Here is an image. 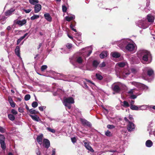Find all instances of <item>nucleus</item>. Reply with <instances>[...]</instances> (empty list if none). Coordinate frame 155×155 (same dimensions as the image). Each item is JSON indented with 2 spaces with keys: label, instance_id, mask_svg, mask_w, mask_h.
<instances>
[{
  "label": "nucleus",
  "instance_id": "obj_38",
  "mask_svg": "<svg viewBox=\"0 0 155 155\" xmlns=\"http://www.w3.org/2000/svg\"><path fill=\"white\" fill-rule=\"evenodd\" d=\"M29 112L31 114H35L37 113L36 110L33 109H30Z\"/></svg>",
  "mask_w": 155,
  "mask_h": 155
},
{
  "label": "nucleus",
  "instance_id": "obj_2",
  "mask_svg": "<svg viewBox=\"0 0 155 155\" xmlns=\"http://www.w3.org/2000/svg\"><path fill=\"white\" fill-rule=\"evenodd\" d=\"M124 120L128 122L127 125V129L129 132H130L133 130L135 129V125L132 122L130 121L126 117L124 118Z\"/></svg>",
  "mask_w": 155,
  "mask_h": 155
},
{
  "label": "nucleus",
  "instance_id": "obj_10",
  "mask_svg": "<svg viewBox=\"0 0 155 155\" xmlns=\"http://www.w3.org/2000/svg\"><path fill=\"white\" fill-rule=\"evenodd\" d=\"M43 137V135L41 134L37 137L36 140L38 143L41 145L42 143V141Z\"/></svg>",
  "mask_w": 155,
  "mask_h": 155
},
{
  "label": "nucleus",
  "instance_id": "obj_45",
  "mask_svg": "<svg viewBox=\"0 0 155 155\" xmlns=\"http://www.w3.org/2000/svg\"><path fill=\"white\" fill-rule=\"evenodd\" d=\"M5 129L0 126V132L2 133H4L5 132Z\"/></svg>",
  "mask_w": 155,
  "mask_h": 155
},
{
  "label": "nucleus",
  "instance_id": "obj_54",
  "mask_svg": "<svg viewBox=\"0 0 155 155\" xmlns=\"http://www.w3.org/2000/svg\"><path fill=\"white\" fill-rule=\"evenodd\" d=\"M137 97L136 95H132L131 96L130 98L132 99H135Z\"/></svg>",
  "mask_w": 155,
  "mask_h": 155
},
{
  "label": "nucleus",
  "instance_id": "obj_33",
  "mask_svg": "<svg viewBox=\"0 0 155 155\" xmlns=\"http://www.w3.org/2000/svg\"><path fill=\"white\" fill-rule=\"evenodd\" d=\"M105 135L107 137H111L112 135L111 132L108 130L105 132Z\"/></svg>",
  "mask_w": 155,
  "mask_h": 155
},
{
  "label": "nucleus",
  "instance_id": "obj_35",
  "mask_svg": "<svg viewBox=\"0 0 155 155\" xmlns=\"http://www.w3.org/2000/svg\"><path fill=\"white\" fill-rule=\"evenodd\" d=\"M30 97L31 96L30 95L27 94L25 96L24 99L25 101H28L30 99Z\"/></svg>",
  "mask_w": 155,
  "mask_h": 155
},
{
  "label": "nucleus",
  "instance_id": "obj_32",
  "mask_svg": "<svg viewBox=\"0 0 155 155\" xmlns=\"http://www.w3.org/2000/svg\"><path fill=\"white\" fill-rule=\"evenodd\" d=\"M123 106L125 107H129L130 105L126 101H124Z\"/></svg>",
  "mask_w": 155,
  "mask_h": 155
},
{
  "label": "nucleus",
  "instance_id": "obj_15",
  "mask_svg": "<svg viewBox=\"0 0 155 155\" xmlns=\"http://www.w3.org/2000/svg\"><path fill=\"white\" fill-rule=\"evenodd\" d=\"M147 19L149 22H153L154 21V17L150 14H148L147 16Z\"/></svg>",
  "mask_w": 155,
  "mask_h": 155
},
{
  "label": "nucleus",
  "instance_id": "obj_22",
  "mask_svg": "<svg viewBox=\"0 0 155 155\" xmlns=\"http://www.w3.org/2000/svg\"><path fill=\"white\" fill-rule=\"evenodd\" d=\"M75 17L74 15H73L70 17L67 16L65 17V19L68 21H70L73 19H74Z\"/></svg>",
  "mask_w": 155,
  "mask_h": 155
},
{
  "label": "nucleus",
  "instance_id": "obj_57",
  "mask_svg": "<svg viewBox=\"0 0 155 155\" xmlns=\"http://www.w3.org/2000/svg\"><path fill=\"white\" fill-rule=\"evenodd\" d=\"M39 110L41 111H43V108L44 107L43 106H40L39 107H38Z\"/></svg>",
  "mask_w": 155,
  "mask_h": 155
},
{
  "label": "nucleus",
  "instance_id": "obj_30",
  "mask_svg": "<svg viewBox=\"0 0 155 155\" xmlns=\"http://www.w3.org/2000/svg\"><path fill=\"white\" fill-rule=\"evenodd\" d=\"M97 79L99 80H101L103 79V76L98 74H96L95 75Z\"/></svg>",
  "mask_w": 155,
  "mask_h": 155
},
{
  "label": "nucleus",
  "instance_id": "obj_49",
  "mask_svg": "<svg viewBox=\"0 0 155 155\" xmlns=\"http://www.w3.org/2000/svg\"><path fill=\"white\" fill-rule=\"evenodd\" d=\"M35 152L37 155H41V153L38 148L36 149Z\"/></svg>",
  "mask_w": 155,
  "mask_h": 155
},
{
  "label": "nucleus",
  "instance_id": "obj_50",
  "mask_svg": "<svg viewBox=\"0 0 155 155\" xmlns=\"http://www.w3.org/2000/svg\"><path fill=\"white\" fill-rule=\"evenodd\" d=\"M23 11L26 13H29L31 11V9H24Z\"/></svg>",
  "mask_w": 155,
  "mask_h": 155
},
{
  "label": "nucleus",
  "instance_id": "obj_27",
  "mask_svg": "<svg viewBox=\"0 0 155 155\" xmlns=\"http://www.w3.org/2000/svg\"><path fill=\"white\" fill-rule=\"evenodd\" d=\"M130 108L133 110H138V108L137 106L133 104H131Z\"/></svg>",
  "mask_w": 155,
  "mask_h": 155
},
{
  "label": "nucleus",
  "instance_id": "obj_48",
  "mask_svg": "<svg viewBox=\"0 0 155 155\" xmlns=\"http://www.w3.org/2000/svg\"><path fill=\"white\" fill-rule=\"evenodd\" d=\"M8 100L9 103H12L13 102H14L12 98L10 96H8Z\"/></svg>",
  "mask_w": 155,
  "mask_h": 155
},
{
  "label": "nucleus",
  "instance_id": "obj_16",
  "mask_svg": "<svg viewBox=\"0 0 155 155\" xmlns=\"http://www.w3.org/2000/svg\"><path fill=\"white\" fill-rule=\"evenodd\" d=\"M154 74L153 70L151 68L148 69L147 71V74L148 76L150 77Z\"/></svg>",
  "mask_w": 155,
  "mask_h": 155
},
{
  "label": "nucleus",
  "instance_id": "obj_25",
  "mask_svg": "<svg viewBox=\"0 0 155 155\" xmlns=\"http://www.w3.org/2000/svg\"><path fill=\"white\" fill-rule=\"evenodd\" d=\"M99 64V62L97 61L96 60H94L93 61L92 63V65L93 67L97 68L98 65Z\"/></svg>",
  "mask_w": 155,
  "mask_h": 155
},
{
  "label": "nucleus",
  "instance_id": "obj_41",
  "mask_svg": "<svg viewBox=\"0 0 155 155\" xmlns=\"http://www.w3.org/2000/svg\"><path fill=\"white\" fill-rule=\"evenodd\" d=\"M107 127L109 129H113L115 128V126L113 125L108 124L107 125Z\"/></svg>",
  "mask_w": 155,
  "mask_h": 155
},
{
  "label": "nucleus",
  "instance_id": "obj_19",
  "mask_svg": "<svg viewBox=\"0 0 155 155\" xmlns=\"http://www.w3.org/2000/svg\"><path fill=\"white\" fill-rule=\"evenodd\" d=\"M76 22L75 21H73L72 22L70 25V28L72 30L74 31L75 32H77V31L75 29H74V27L75 26Z\"/></svg>",
  "mask_w": 155,
  "mask_h": 155
},
{
  "label": "nucleus",
  "instance_id": "obj_18",
  "mask_svg": "<svg viewBox=\"0 0 155 155\" xmlns=\"http://www.w3.org/2000/svg\"><path fill=\"white\" fill-rule=\"evenodd\" d=\"M28 33H26L23 36L20 37L17 41V45H18L21 40L24 39L28 35Z\"/></svg>",
  "mask_w": 155,
  "mask_h": 155
},
{
  "label": "nucleus",
  "instance_id": "obj_64",
  "mask_svg": "<svg viewBox=\"0 0 155 155\" xmlns=\"http://www.w3.org/2000/svg\"><path fill=\"white\" fill-rule=\"evenodd\" d=\"M26 108L27 110L29 111V110H30V109H29V108L28 107V105H26Z\"/></svg>",
  "mask_w": 155,
  "mask_h": 155
},
{
  "label": "nucleus",
  "instance_id": "obj_44",
  "mask_svg": "<svg viewBox=\"0 0 155 155\" xmlns=\"http://www.w3.org/2000/svg\"><path fill=\"white\" fill-rule=\"evenodd\" d=\"M118 66L120 67H123L125 65V64L124 62L119 63L118 64Z\"/></svg>",
  "mask_w": 155,
  "mask_h": 155
},
{
  "label": "nucleus",
  "instance_id": "obj_36",
  "mask_svg": "<svg viewBox=\"0 0 155 155\" xmlns=\"http://www.w3.org/2000/svg\"><path fill=\"white\" fill-rule=\"evenodd\" d=\"M32 106L34 107L35 108L38 106V103L36 101L33 102L31 104Z\"/></svg>",
  "mask_w": 155,
  "mask_h": 155
},
{
  "label": "nucleus",
  "instance_id": "obj_46",
  "mask_svg": "<svg viewBox=\"0 0 155 155\" xmlns=\"http://www.w3.org/2000/svg\"><path fill=\"white\" fill-rule=\"evenodd\" d=\"M11 113L14 115H16L18 114L17 112L14 109H12L11 110Z\"/></svg>",
  "mask_w": 155,
  "mask_h": 155
},
{
  "label": "nucleus",
  "instance_id": "obj_1",
  "mask_svg": "<svg viewBox=\"0 0 155 155\" xmlns=\"http://www.w3.org/2000/svg\"><path fill=\"white\" fill-rule=\"evenodd\" d=\"M138 54L142 56V60L141 62L143 64H146L147 63H148L149 59L152 58V55L150 52L147 50L140 51L138 52Z\"/></svg>",
  "mask_w": 155,
  "mask_h": 155
},
{
  "label": "nucleus",
  "instance_id": "obj_61",
  "mask_svg": "<svg viewBox=\"0 0 155 155\" xmlns=\"http://www.w3.org/2000/svg\"><path fill=\"white\" fill-rule=\"evenodd\" d=\"M7 29L8 31L10 30L11 29V27L10 26H8V27L7 28Z\"/></svg>",
  "mask_w": 155,
  "mask_h": 155
},
{
  "label": "nucleus",
  "instance_id": "obj_5",
  "mask_svg": "<svg viewBox=\"0 0 155 155\" xmlns=\"http://www.w3.org/2000/svg\"><path fill=\"white\" fill-rule=\"evenodd\" d=\"M112 90L117 93H119L121 89L119 85L117 84H114L112 87Z\"/></svg>",
  "mask_w": 155,
  "mask_h": 155
},
{
  "label": "nucleus",
  "instance_id": "obj_7",
  "mask_svg": "<svg viewBox=\"0 0 155 155\" xmlns=\"http://www.w3.org/2000/svg\"><path fill=\"white\" fill-rule=\"evenodd\" d=\"M135 48V46L134 44L130 43L128 44L126 46V49L130 51L134 50Z\"/></svg>",
  "mask_w": 155,
  "mask_h": 155
},
{
  "label": "nucleus",
  "instance_id": "obj_58",
  "mask_svg": "<svg viewBox=\"0 0 155 155\" xmlns=\"http://www.w3.org/2000/svg\"><path fill=\"white\" fill-rule=\"evenodd\" d=\"M129 119L131 120H134L133 117H132V116L131 115H129Z\"/></svg>",
  "mask_w": 155,
  "mask_h": 155
},
{
  "label": "nucleus",
  "instance_id": "obj_11",
  "mask_svg": "<svg viewBox=\"0 0 155 155\" xmlns=\"http://www.w3.org/2000/svg\"><path fill=\"white\" fill-rule=\"evenodd\" d=\"M26 22V20L24 19L21 21L17 20L16 22V24L19 26H22L25 24Z\"/></svg>",
  "mask_w": 155,
  "mask_h": 155
},
{
  "label": "nucleus",
  "instance_id": "obj_43",
  "mask_svg": "<svg viewBox=\"0 0 155 155\" xmlns=\"http://www.w3.org/2000/svg\"><path fill=\"white\" fill-rule=\"evenodd\" d=\"M62 11L64 12H66L67 8L66 6L65 5H63L62 6Z\"/></svg>",
  "mask_w": 155,
  "mask_h": 155
},
{
  "label": "nucleus",
  "instance_id": "obj_3",
  "mask_svg": "<svg viewBox=\"0 0 155 155\" xmlns=\"http://www.w3.org/2000/svg\"><path fill=\"white\" fill-rule=\"evenodd\" d=\"M74 102V98L72 97H69L64 99V103L65 106H68V104H73Z\"/></svg>",
  "mask_w": 155,
  "mask_h": 155
},
{
  "label": "nucleus",
  "instance_id": "obj_56",
  "mask_svg": "<svg viewBox=\"0 0 155 155\" xmlns=\"http://www.w3.org/2000/svg\"><path fill=\"white\" fill-rule=\"evenodd\" d=\"M18 111L21 113H22L24 112L23 109L21 107H19L18 108Z\"/></svg>",
  "mask_w": 155,
  "mask_h": 155
},
{
  "label": "nucleus",
  "instance_id": "obj_62",
  "mask_svg": "<svg viewBox=\"0 0 155 155\" xmlns=\"http://www.w3.org/2000/svg\"><path fill=\"white\" fill-rule=\"evenodd\" d=\"M68 37L69 38H70L71 39H73V38L72 37V36H71V35H69V34H68Z\"/></svg>",
  "mask_w": 155,
  "mask_h": 155
},
{
  "label": "nucleus",
  "instance_id": "obj_53",
  "mask_svg": "<svg viewBox=\"0 0 155 155\" xmlns=\"http://www.w3.org/2000/svg\"><path fill=\"white\" fill-rule=\"evenodd\" d=\"M10 105L12 107H15V103L14 102L10 103Z\"/></svg>",
  "mask_w": 155,
  "mask_h": 155
},
{
  "label": "nucleus",
  "instance_id": "obj_4",
  "mask_svg": "<svg viewBox=\"0 0 155 155\" xmlns=\"http://www.w3.org/2000/svg\"><path fill=\"white\" fill-rule=\"evenodd\" d=\"M80 120L83 126H86L89 127H91V123L86 119L80 118Z\"/></svg>",
  "mask_w": 155,
  "mask_h": 155
},
{
  "label": "nucleus",
  "instance_id": "obj_51",
  "mask_svg": "<svg viewBox=\"0 0 155 155\" xmlns=\"http://www.w3.org/2000/svg\"><path fill=\"white\" fill-rule=\"evenodd\" d=\"M106 66V64L105 62H103L101 63L100 65V67L101 68L104 67L105 66Z\"/></svg>",
  "mask_w": 155,
  "mask_h": 155
},
{
  "label": "nucleus",
  "instance_id": "obj_12",
  "mask_svg": "<svg viewBox=\"0 0 155 155\" xmlns=\"http://www.w3.org/2000/svg\"><path fill=\"white\" fill-rule=\"evenodd\" d=\"M15 51V54L19 58H21L20 51V48L19 46H17L16 47Z\"/></svg>",
  "mask_w": 155,
  "mask_h": 155
},
{
  "label": "nucleus",
  "instance_id": "obj_42",
  "mask_svg": "<svg viewBox=\"0 0 155 155\" xmlns=\"http://www.w3.org/2000/svg\"><path fill=\"white\" fill-rule=\"evenodd\" d=\"M66 46L68 49H70L72 47V45L70 43H67L66 45Z\"/></svg>",
  "mask_w": 155,
  "mask_h": 155
},
{
  "label": "nucleus",
  "instance_id": "obj_34",
  "mask_svg": "<svg viewBox=\"0 0 155 155\" xmlns=\"http://www.w3.org/2000/svg\"><path fill=\"white\" fill-rule=\"evenodd\" d=\"M46 129L49 131L50 132L53 133H54L55 132V130L54 129L48 127L46 128Z\"/></svg>",
  "mask_w": 155,
  "mask_h": 155
},
{
  "label": "nucleus",
  "instance_id": "obj_26",
  "mask_svg": "<svg viewBox=\"0 0 155 155\" xmlns=\"http://www.w3.org/2000/svg\"><path fill=\"white\" fill-rule=\"evenodd\" d=\"M29 3L33 5H35L39 3V1L38 0H29Z\"/></svg>",
  "mask_w": 155,
  "mask_h": 155
},
{
  "label": "nucleus",
  "instance_id": "obj_13",
  "mask_svg": "<svg viewBox=\"0 0 155 155\" xmlns=\"http://www.w3.org/2000/svg\"><path fill=\"white\" fill-rule=\"evenodd\" d=\"M15 10V9L13 8H11L9 10H8L5 12V15L8 16L11 15L13 12H14Z\"/></svg>",
  "mask_w": 155,
  "mask_h": 155
},
{
  "label": "nucleus",
  "instance_id": "obj_60",
  "mask_svg": "<svg viewBox=\"0 0 155 155\" xmlns=\"http://www.w3.org/2000/svg\"><path fill=\"white\" fill-rule=\"evenodd\" d=\"M42 45V43H40L38 47V50L41 47Z\"/></svg>",
  "mask_w": 155,
  "mask_h": 155
},
{
  "label": "nucleus",
  "instance_id": "obj_21",
  "mask_svg": "<svg viewBox=\"0 0 155 155\" xmlns=\"http://www.w3.org/2000/svg\"><path fill=\"white\" fill-rule=\"evenodd\" d=\"M153 142L150 140H148L146 142V145L147 147H150L153 145Z\"/></svg>",
  "mask_w": 155,
  "mask_h": 155
},
{
  "label": "nucleus",
  "instance_id": "obj_23",
  "mask_svg": "<svg viewBox=\"0 0 155 155\" xmlns=\"http://www.w3.org/2000/svg\"><path fill=\"white\" fill-rule=\"evenodd\" d=\"M0 144H1V147L2 149L4 150H5L6 147L5 141L0 142Z\"/></svg>",
  "mask_w": 155,
  "mask_h": 155
},
{
  "label": "nucleus",
  "instance_id": "obj_40",
  "mask_svg": "<svg viewBox=\"0 0 155 155\" xmlns=\"http://www.w3.org/2000/svg\"><path fill=\"white\" fill-rule=\"evenodd\" d=\"M48 68V67L46 65H43L41 66V71H44L46 69Z\"/></svg>",
  "mask_w": 155,
  "mask_h": 155
},
{
  "label": "nucleus",
  "instance_id": "obj_55",
  "mask_svg": "<svg viewBox=\"0 0 155 155\" xmlns=\"http://www.w3.org/2000/svg\"><path fill=\"white\" fill-rule=\"evenodd\" d=\"M55 149H54L52 150V154L51 155H55Z\"/></svg>",
  "mask_w": 155,
  "mask_h": 155
},
{
  "label": "nucleus",
  "instance_id": "obj_31",
  "mask_svg": "<svg viewBox=\"0 0 155 155\" xmlns=\"http://www.w3.org/2000/svg\"><path fill=\"white\" fill-rule=\"evenodd\" d=\"M39 18V16L36 15H34L31 17L30 18V19L31 20H34L36 19H38Z\"/></svg>",
  "mask_w": 155,
  "mask_h": 155
},
{
  "label": "nucleus",
  "instance_id": "obj_28",
  "mask_svg": "<svg viewBox=\"0 0 155 155\" xmlns=\"http://www.w3.org/2000/svg\"><path fill=\"white\" fill-rule=\"evenodd\" d=\"M8 117L9 120L11 121H13L15 119V117L12 114H8Z\"/></svg>",
  "mask_w": 155,
  "mask_h": 155
},
{
  "label": "nucleus",
  "instance_id": "obj_37",
  "mask_svg": "<svg viewBox=\"0 0 155 155\" xmlns=\"http://www.w3.org/2000/svg\"><path fill=\"white\" fill-rule=\"evenodd\" d=\"M5 137L2 134H0V142L5 141Z\"/></svg>",
  "mask_w": 155,
  "mask_h": 155
},
{
  "label": "nucleus",
  "instance_id": "obj_63",
  "mask_svg": "<svg viewBox=\"0 0 155 155\" xmlns=\"http://www.w3.org/2000/svg\"><path fill=\"white\" fill-rule=\"evenodd\" d=\"M130 103H131V104H133L134 103V101L131 100Z\"/></svg>",
  "mask_w": 155,
  "mask_h": 155
},
{
  "label": "nucleus",
  "instance_id": "obj_39",
  "mask_svg": "<svg viewBox=\"0 0 155 155\" xmlns=\"http://www.w3.org/2000/svg\"><path fill=\"white\" fill-rule=\"evenodd\" d=\"M6 18L5 16H3L0 19V21L2 22V24H4L5 23V21L6 20Z\"/></svg>",
  "mask_w": 155,
  "mask_h": 155
},
{
  "label": "nucleus",
  "instance_id": "obj_52",
  "mask_svg": "<svg viewBox=\"0 0 155 155\" xmlns=\"http://www.w3.org/2000/svg\"><path fill=\"white\" fill-rule=\"evenodd\" d=\"M71 141L73 143H75L76 142V141H77L76 138L75 137H73L71 138Z\"/></svg>",
  "mask_w": 155,
  "mask_h": 155
},
{
  "label": "nucleus",
  "instance_id": "obj_47",
  "mask_svg": "<svg viewBox=\"0 0 155 155\" xmlns=\"http://www.w3.org/2000/svg\"><path fill=\"white\" fill-rule=\"evenodd\" d=\"M132 84L133 85H135L137 87L139 86L140 85V84L139 83H137L136 82H132Z\"/></svg>",
  "mask_w": 155,
  "mask_h": 155
},
{
  "label": "nucleus",
  "instance_id": "obj_14",
  "mask_svg": "<svg viewBox=\"0 0 155 155\" xmlns=\"http://www.w3.org/2000/svg\"><path fill=\"white\" fill-rule=\"evenodd\" d=\"M45 19L48 21H52V18L50 15L48 13H45L44 15Z\"/></svg>",
  "mask_w": 155,
  "mask_h": 155
},
{
  "label": "nucleus",
  "instance_id": "obj_24",
  "mask_svg": "<svg viewBox=\"0 0 155 155\" xmlns=\"http://www.w3.org/2000/svg\"><path fill=\"white\" fill-rule=\"evenodd\" d=\"M30 116L33 120L36 121H38V119H39V117L37 115H30Z\"/></svg>",
  "mask_w": 155,
  "mask_h": 155
},
{
  "label": "nucleus",
  "instance_id": "obj_9",
  "mask_svg": "<svg viewBox=\"0 0 155 155\" xmlns=\"http://www.w3.org/2000/svg\"><path fill=\"white\" fill-rule=\"evenodd\" d=\"M41 5L40 4H37L35 5L34 7V11L35 13L38 12L41 10Z\"/></svg>",
  "mask_w": 155,
  "mask_h": 155
},
{
  "label": "nucleus",
  "instance_id": "obj_59",
  "mask_svg": "<svg viewBox=\"0 0 155 155\" xmlns=\"http://www.w3.org/2000/svg\"><path fill=\"white\" fill-rule=\"evenodd\" d=\"M133 89H131L128 92V93L129 94H133Z\"/></svg>",
  "mask_w": 155,
  "mask_h": 155
},
{
  "label": "nucleus",
  "instance_id": "obj_29",
  "mask_svg": "<svg viewBox=\"0 0 155 155\" xmlns=\"http://www.w3.org/2000/svg\"><path fill=\"white\" fill-rule=\"evenodd\" d=\"M83 61V60L81 57H79L77 58L76 61L79 64H81Z\"/></svg>",
  "mask_w": 155,
  "mask_h": 155
},
{
  "label": "nucleus",
  "instance_id": "obj_8",
  "mask_svg": "<svg viewBox=\"0 0 155 155\" xmlns=\"http://www.w3.org/2000/svg\"><path fill=\"white\" fill-rule=\"evenodd\" d=\"M43 144L46 148H48L50 146V141L47 139H44L43 140Z\"/></svg>",
  "mask_w": 155,
  "mask_h": 155
},
{
  "label": "nucleus",
  "instance_id": "obj_20",
  "mask_svg": "<svg viewBox=\"0 0 155 155\" xmlns=\"http://www.w3.org/2000/svg\"><path fill=\"white\" fill-rule=\"evenodd\" d=\"M112 56L114 58H118L120 57V54L117 52H114L111 53Z\"/></svg>",
  "mask_w": 155,
  "mask_h": 155
},
{
  "label": "nucleus",
  "instance_id": "obj_6",
  "mask_svg": "<svg viewBox=\"0 0 155 155\" xmlns=\"http://www.w3.org/2000/svg\"><path fill=\"white\" fill-rule=\"evenodd\" d=\"M83 142L84 143V146L88 150L91 152H94V151L92 147L89 145V142H85L84 140L83 141Z\"/></svg>",
  "mask_w": 155,
  "mask_h": 155
},
{
  "label": "nucleus",
  "instance_id": "obj_17",
  "mask_svg": "<svg viewBox=\"0 0 155 155\" xmlns=\"http://www.w3.org/2000/svg\"><path fill=\"white\" fill-rule=\"evenodd\" d=\"M108 54L107 51H102L100 55V57L101 58H104L106 57Z\"/></svg>",
  "mask_w": 155,
  "mask_h": 155
}]
</instances>
